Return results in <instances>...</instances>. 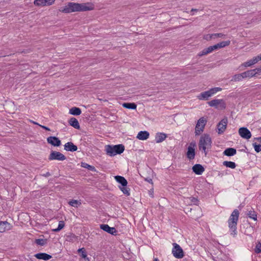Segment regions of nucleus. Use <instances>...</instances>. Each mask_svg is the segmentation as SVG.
<instances>
[{"label": "nucleus", "instance_id": "nucleus-48", "mask_svg": "<svg viewBox=\"0 0 261 261\" xmlns=\"http://www.w3.org/2000/svg\"><path fill=\"white\" fill-rule=\"evenodd\" d=\"M39 126H40L41 128H43L44 129L46 130H47V131H50V129L49 127H47V126H44V125H39Z\"/></svg>", "mask_w": 261, "mask_h": 261}, {"label": "nucleus", "instance_id": "nucleus-23", "mask_svg": "<svg viewBox=\"0 0 261 261\" xmlns=\"http://www.w3.org/2000/svg\"><path fill=\"white\" fill-rule=\"evenodd\" d=\"M214 50H215V49L214 48L213 45L210 46L207 48L203 49L202 51L199 52L198 54V56L199 57H202L203 56L206 55L208 54L212 53Z\"/></svg>", "mask_w": 261, "mask_h": 261}, {"label": "nucleus", "instance_id": "nucleus-3", "mask_svg": "<svg viewBox=\"0 0 261 261\" xmlns=\"http://www.w3.org/2000/svg\"><path fill=\"white\" fill-rule=\"evenodd\" d=\"M239 212L235 209L232 212L228 220V227L230 229V234L234 236L237 234V225L239 217Z\"/></svg>", "mask_w": 261, "mask_h": 261}, {"label": "nucleus", "instance_id": "nucleus-53", "mask_svg": "<svg viewBox=\"0 0 261 261\" xmlns=\"http://www.w3.org/2000/svg\"><path fill=\"white\" fill-rule=\"evenodd\" d=\"M198 9H192L191 12H197L198 11Z\"/></svg>", "mask_w": 261, "mask_h": 261}, {"label": "nucleus", "instance_id": "nucleus-38", "mask_svg": "<svg viewBox=\"0 0 261 261\" xmlns=\"http://www.w3.org/2000/svg\"><path fill=\"white\" fill-rule=\"evenodd\" d=\"M222 90V88L220 87H215L210 89L208 91L210 94H211V96H212L214 94L217 93V92L221 91Z\"/></svg>", "mask_w": 261, "mask_h": 261}, {"label": "nucleus", "instance_id": "nucleus-52", "mask_svg": "<svg viewBox=\"0 0 261 261\" xmlns=\"http://www.w3.org/2000/svg\"><path fill=\"white\" fill-rule=\"evenodd\" d=\"M256 140L259 142V144L261 145V137L257 138Z\"/></svg>", "mask_w": 261, "mask_h": 261}, {"label": "nucleus", "instance_id": "nucleus-49", "mask_svg": "<svg viewBox=\"0 0 261 261\" xmlns=\"http://www.w3.org/2000/svg\"><path fill=\"white\" fill-rule=\"evenodd\" d=\"M145 181H147V182H149V183L151 184H153L152 180V179H151V178H150V177H147V178H146L145 179Z\"/></svg>", "mask_w": 261, "mask_h": 261}, {"label": "nucleus", "instance_id": "nucleus-44", "mask_svg": "<svg viewBox=\"0 0 261 261\" xmlns=\"http://www.w3.org/2000/svg\"><path fill=\"white\" fill-rule=\"evenodd\" d=\"M190 200H191V201L192 203H193L194 204L196 205H198V204H199V200H198V199L196 197H191L190 198Z\"/></svg>", "mask_w": 261, "mask_h": 261}, {"label": "nucleus", "instance_id": "nucleus-14", "mask_svg": "<svg viewBox=\"0 0 261 261\" xmlns=\"http://www.w3.org/2000/svg\"><path fill=\"white\" fill-rule=\"evenodd\" d=\"M64 150L67 151L74 152L77 150V147L71 142H68L64 145Z\"/></svg>", "mask_w": 261, "mask_h": 261}, {"label": "nucleus", "instance_id": "nucleus-16", "mask_svg": "<svg viewBox=\"0 0 261 261\" xmlns=\"http://www.w3.org/2000/svg\"><path fill=\"white\" fill-rule=\"evenodd\" d=\"M11 225L7 221H0V232H3L11 229Z\"/></svg>", "mask_w": 261, "mask_h": 261}, {"label": "nucleus", "instance_id": "nucleus-28", "mask_svg": "<svg viewBox=\"0 0 261 261\" xmlns=\"http://www.w3.org/2000/svg\"><path fill=\"white\" fill-rule=\"evenodd\" d=\"M122 106L123 108L127 109L136 110L137 109V105L134 102H124Z\"/></svg>", "mask_w": 261, "mask_h": 261}, {"label": "nucleus", "instance_id": "nucleus-11", "mask_svg": "<svg viewBox=\"0 0 261 261\" xmlns=\"http://www.w3.org/2000/svg\"><path fill=\"white\" fill-rule=\"evenodd\" d=\"M100 228L102 230L114 236L117 234V230L114 227H111L108 224H102L100 225Z\"/></svg>", "mask_w": 261, "mask_h": 261}, {"label": "nucleus", "instance_id": "nucleus-2", "mask_svg": "<svg viewBox=\"0 0 261 261\" xmlns=\"http://www.w3.org/2000/svg\"><path fill=\"white\" fill-rule=\"evenodd\" d=\"M212 139L210 135L206 134L202 135L199 139L198 143V147L199 150H202L206 155L208 149H210L212 147Z\"/></svg>", "mask_w": 261, "mask_h": 261}, {"label": "nucleus", "instance_id": "nucleus-6", "mask_svg": "<svg viewBox=\"0 0 261 261\" xmlns=\"http://www.w3.org/2000/svg\"><path fill=\"white\" fill-rule=\"evenodd\" d=\"M172 245V253L173 255L176 258H182L184 256V252L181 247L176 243H173Z\"/></svg>", "mask_w": 261, "mask_h": 261}, {"label": "nucleus", "instance_id": "nucleus-4", "mask_svg": "<svg viewBox=\"0 0 261 261\" xmlns=\"http://www.w3.org/2000/svg\"><path fill=\"white\" fill-rule=\"evenodd\" d=\"M124 149L125 147L123 144L115 145H107L105 146V151L106 153L110 156H114L117 154H120L124 151Z\"/></svg>", "mask_w": 261, "mask_h": 261}, {"label": "nucleus", "instance_id": "nucleus-54", "mask_svg": "<svg viewBox=\"0 0 261 261\" xmlns=\"http://www.w3.org/2000/svg\"><path fill=\"white\" fill-rule=\"evenodd\" d=\"M153 261H158V258H154Z\"/></svg>", "mask_w": 261, "mask_h": 261}, {"label": "nucleus", "instance_id": "nucleus-29", "mask_svg": "<svg viewBox=\"0 0 261 261\" xmlns=\"http://www.w3.org/2000/svg\"><path fill=\"white\" fill-rule=\"evenodd\" d=\"M69 114L74 116H79L82 113L81 110L77 107H72L69 110Z\"/></svg>", "mask_w": 261, "mask_h": 261}, {"label": "nucleus", "instance_id": "nucleus-24", "mask_svg": "<svg viewBox=\"0 0 261 261\" xmlns=\"http://www.w3.org/2000/svg\"><path fill=\"white\" fill-rule=\"evenodd\" d=\"M68 123H69L70 125H71V126L73 127L74 128H75L76 129H80V124L79 123V121L77 120V119H76L74 117L71 118L68 120Z\"/></svg>", "mask_w": 261, "mask_h": 261}, {"label": "nucleus", "instance_id": "nucleus-41", "mask_svg": "<svg viewBox=\"0 0 261 261\" xmlns=\"http://www.w3.org/2000/svg\"><path fill=\"white\" fill-rule=\"evenodd\" d=\"M254 150L256 152L261 151V145L255 142L253 143Z\"/></svg>", "mask_w": 261, "mask_h": 261}, {"label": "nucleus", "instance_id": "nucleus-8", "mask_svg": "<svg viewBox=\"0 0 261 261\" xmlns=\"http://www.w3.org/2000/svg\"><path fill=\"white\" fill-rule=\"evenodd\" d=\"M48 159L49 161L57 160L62 161L65 160L66 158L62 153L57 151L52 150L51 151Z\"/></svg>", "mask_w": 261, "mask_h": 261}, {"label": "nucleus", "instance_id": "nucleus-36", "mask_svg": "<svg viewBox=\"0 0 261 261\" xmlns=\"http://www.w3.org/2000/svg\"><path fill=\"white\" fill-rule=\"evenodd\" d=\"M65 226V223L63 221H60L59 222L58 226L57 228L53 229V231L54 232H59L62 229L64 228Z\"/></svg>", "mask_w": 261, "mask_h": 261}, {"label": "nucleus", "instance_id": "nucleus-42", "mask_svg": "<svg viewBox=\"0 0 261 261\" xmlns=\"http://www.w3.org/2000/svg\"><path fill=\"white\" fill-rule=\"evenodd\" d=\"M254 251L256 253H261V243L258 242L256 244L255 248L254 249Z\"/></svg>", "mask_w": 261, "mask_h": 261}, {"label": "nucleus", "instance_id": "nucleus-19", "mask_svg": "<svg viewBox=\"0 0 261 261\" xmlns=\"http://www.w3.org/2000/svg\"><path fill=\"white\" fill-rule=\"evenodd\" d=\"M149 137V133L146 130L140 131L138 133L137 138L140 140H147Z\"/></svg>", "mask_w": 261, "mask_h": 261}, {"label": "nucleus", "instance_id": "nucleus-13", "mask_svg": "<svg viewBox=\"0 0 261 261\" xmlns=\"http://www.w3.org/2000/svg\"><path fill=\"white\" fill-rule=\"evenodd\" d=\"M47 143L54 146L58 147L61 145V140L55 136H50L47 138Z\"/></svg>", "mask_w": 261, "mask_h": 261}, {"label": "nucleus", "instance_id": "nucleus-22", "mask_svg": "<svg viewBox=\"0 0 261 261\" xmlns=\"http://www.w3.org/2000/svg\"><path fill=\"white\" fill-rule=\"evenodd\" d=\"M230 41L229 40H227L225 41H222L219 43L214 45L213 46L215 50H217L220 48L228 46L230 44Z\"/></svg>", "mask_w": 261, "mask_h": 261}, {"label": "nucleus", "instance_id": "nucleus-20", "mask_svg": "<svg viewBox=\"0 0 261 261\" xmlns=\"http://www.w3.org/2000/svg\"><path fill=\"white\" fill-rule=\"evenodd\" d=\"M114 178L116 181L121 184L122 187H126L127 185V181L123 176L120 175H116L114 176Z\"/></svg>", "mask_w": 261, "mask_h": 261}, {"label": "nucleus", "instance_id": "nucleus-17", "mask_svg": "<svg viewBox=\"0 0 261 261\" xmlns=\"http://www.w3.org/2000/svg\"><path fill=\"white\" fill-rule=\"evenodd\" d=\"M34 256L38 259H42L44 260H48L52 257L51 255L46 253L42 252L36 253L34 255Z\"/></svg>", "mask_w": 261, "mask_h": 261}, {"label": "nucleus", "instance_id": "nucleus-33", "mask_svg": "<svg viewBox=\"0 0 261 261\" xmlns=\"http://www.w3.org/2000/svg\"><path fill=\"white\" fill-rule=\"evenodd\" d=\"M223 165L226 167L230 168L231 169H234L236 167V164L231 161H224L223 162Z\"/></svg>", "mask_w": 261, "mask_h": 261}, {"label": "nucleus", "instance_id": "nucleus-25", "mask_svg": "<svg viewBox=\"0 0 261 261\" xmlns=\"http://www.w3.org/2000/svg\"><path fill=\"white\" fill-rule=\"evenodd\" d=\"M211 96V94H210L208 91H206L200 93L197 97L199 100H206Z\"/></svg>", "mask_w": 261, "mask_h": 261}, {"label": "nucleus", "instance_id": "nucleus-9", "mask_svg": "<svg viewBox=\"0 0 261 261\" xmlns=\"http://www.w3.org/2000/svg\"><path fill=\"white\" fill-rule=\"evenodd\" d=\"M228 123V119L226 117H224L217 125L218 129L217 133L218 134L221 135L223 134L225 132L227 124Z\"/></svg>", "mask_w": 261, "mask_h": 261}, {"label": "nucleus", "instance_id": "nucleus-51", "mask_svg": "<svg viewBox=\"0 0 261 261\" xmlns=\"http://www.w3.org/2000/svg\"><path fill=\"white\" fill-rule=\"evenodd\" d=\"M30 122H31V123H32L33 124H36V125H40V124H38L37 122H35V121H33V120H30Z\"/></svg>", "mask_w": 261, "mask_h": 261}, {"label": "nucleus", "instance_id": "nucleus-55", "mask_svg": "<svg viewBox=\"0 0 261 261\" xmlns=\"http://www.w3.org/2000/svg\"><path fill=\"white\" fill-rule=\"evenodd\" d=\"M257 56L259 57V58H260V60H261V54Z\"/></svg>", "mask_w": 261, "mask_h": 261}, {"label": "nucleus", "instance_id": "nucleus-10", "mask_svg": "<svg viewBox=\"0 0 261 261\" xmlns=\"http://www.w3.org/2000/svg\"><path fill=\"white\" fill-rule=\"evenodd\" d=\"M195 146L196 143L195 142H192L190 143V145L188 147L186 155L187 158H188L190 160H193L195 158V150L194 147Z\"/></svg>", "mask_w": 261, "mask_h": 261}, {"label": "nucleus", "instance_id": "nucleus-40", "mask_svg": "<svg viewBox=\"0 0 261 261\" xmlns=\"http://www.w3.org/2000/svg\"><path fill=\"white\" fill-rule=\"evenodd\" d=\"M119 188L124 194H125L127 196H129L130 195V192H129L130 189L128 188H127L126 186V187L122 186V187H120Z\"/></svg>", "mask_w": 261, "mask_h": 261}, {"label": "nucleus", "instance_id": "nucleus-5", "mask_svg": "<svg viewBox=\"0 0 261 261\" xmlns=\"http://www.w3.org/2000/svg\"><path fill=\"white\" fill-rule=\"evenodd\" d=\"M206 124V120L204 117H201L197 121L195 128V134L196 136L199 135L203 132Z\"/></svg>", "mask_w": 261, "mask_h": 261}, {"label": "nucleus", "instance_id": "nucleus-26", "mask_svg": "<svg viewBox=\"0 0 261 261\" xmlns=\"http://www.w3.org/2000/svg\"><path fill=\"white\" fill-rule=\"evenodd\" d=\"M260 60V58L256 56L253 58L252 59L248 61L247 62L244 63V66L245 67H249L253 65L258 62Z\"/></svg>", "mask_w": 261, "mask_h": 261}, {"label": "nucleus", "instance_id": "nucleus-18", "mask_svg": "<svg viewBox=\"0 0 261 261\" xmlns=\"http://www.w3.org/2000/svg\"><path fill=\"white\" fill-rule=\"evenodd\" d=\"M167 137V134L164 133H158L155 135V140L157 143H159L164 141Z\"/></svg>", "mask_w": 261, "mask_h": 261}, {"label": "nucleus", "instance_id": "nucleus-35", "mask_svg": "<svg viewBox=\"0 0 261 261\" xmlns=\"http://www.w3.org/2000/svg\"><path fill=\"white\" fill-rule=\"evenodd\" d=\"M68 204L74 207H77L78 206L81 204V202L77 200H71L68 202Z\"/></svg>", "mask_w": 261, "mask_h": 261}, {"label": "nucleus", "instance_id": "nucleus-45", "mask_svg": "<svg viewBox=\"0 0 261 261\" xmlns=\"http://www.w3.org/2000/svg\"><path fill=\"white\" fill-rule=\"evenodd\" d=\"M254 70V75H255L256 74H260L261 73V67L260 68H256L255 69H253Z\"/></svg>", "mask_w": 261, "mask_h": 261}, {"label": "nucleus", "instance_id": "nucleus-46", "mask_svg": "<svg viewBox=\"0 0 261 261\" xmlns=\"http://www.w3.org/2000/svg\"><path fill=\"white\" fill-rule=\"evenodd\" d=\"M204 39L207 40H210L212 39H214V37L212 36V34H207L204 37Z\"/></svg>", "mask_w": 261, "mask_h": 261}, {"label": "nucleus", "instance_id": "nucleus-43", "mask_svg": "<svg viewBox=\"0 0 261 261\" xmlns=\"http://www.w3.org/2000/svg\"><path fill=\"white\" fill-rule=\"evenodd\" d=\"M212 36L214 37V39L216 38H224L226 35L223 33H214L212 34Z\"/></svg>", "mask_w": 261, "mask_h": 261}, {"label": "nucleus", "instance_id": "nucleus-34", "mask_svg": "<svg viewBox=\"0 0 261 261\" xmlns=\"http://www.w3.org/2000/svg\"><path fill=\"white\" fill-rule=\"evenodd\" d=\"M35 243L38 245L43 246L47 244V240L43 239H38L35 240Z\"/></svg>", "mask_w": 261, "mask_h": 261}, {"label": "nucleus", "instance_id": "nucleus-15", "mask_svg": "<svg viewBox=\"0 0 261 261\" xmlns=\"http://www.w3.org/2000/svg\"><path fill=\"white\" fill-rule=\"evenodd\" d=\"M192 170L196 174L201 175L204 171V168L201 165L196 164L192 167Z\"/></svg>", "mask_w": 261, "mask_h": 261}, {"label": "nucleus", "instance_id": "nucleus-50", "mask_svg": "<svg viewBox=\"0 0 261 261\" xmlns=\"http://www.w3.org/2000/svg\"><path fill=\"white\" fill-rule=\"evenodd\" d=\"M43 176H44L45 177H49L51 175V174L49 172H47L46 173H44L42 175Z\"/></svg>", "mask_w": 261, "mask_h": 261}, {"label": "nucleus", "instance_id": "nucleus-21", "mask_svg": "<svg viewBox=\"0 0 261 261\" xmlns=\"http://www.w3.org/2000/svg\"><path fill=\"white\" fill-rule=\"evenodd\" d=\"M237 153V150L234 148L229 147L225 149V150L223 151V155L228 156H231L234 155H235Z\"/></svg>", "mask_w": 261, "mask_h": 261}, {"label": "nucleus", "instance_id": "nucleus-1", "mask_svg": "<svg viewBox=\"0 0 261 261\" xmlns=\"http://www.w3.org/2000/svg\"><path fill=\"white\" fill-rule=\"evenodd\" d=\"M93 9V5L89 3L86 4L69 2L65 6L61 7L59 11L64 13H70L92 10Z\"/></svg>", "mask_w": 261, "mask_h": 261}, {"label": "nucleus", "instance_id": "nucleus-7", "mask_svg": "<svg viewBox=\"0 0 261 261\" xmlns=\"http://www.w3.org/2000/svg\"><path fill=\"white\" fill-rule=\"evenodd\" d=\"M210 107H215L216 109H225L226 107V103L222 99H216L207 102Z\"/></svg>", "mask_w": 261, "mask_h": 261}, {"label": "nucleus", "instance_id": "nucleus-27", "mask_svg": "<svg viewBox=\"0 0 261 261\" xmlns=\"http://www.w3.org/2000/svg\"><path fill=\"white\" fill-rule=\"evenodd\" d=\"M78 253H81L80 256L84 259L82 261H90V259L87 256V252L84 248H80L77 250Z\"/></svg>", "mask_w": 261, "mask_h": 261}, {"label": "nucleus", "instance_id": "nucleus-32", "mask_svg": "<svg viewBox=\"0 0 261 261\" xmlns=\"http://www.w3.org/2000/svg\"><path fill=\"white\" fill-rule=\"evenodd\" d=\"M254 73V70H253V69H251V70H247L244 72H242V74L243 75L244 79H245V78H247V77H252L255 76Z\"/></svg>", "mask_w": 261, "mask_h": 261}, {"label": "nucleus", "instance_id": "nucleus-12", "mask_svg": "<svg viewBox=\"0 0 261 261\" xmlns=\"http://www.w3.org/2000/svg\"><path fill=\"white\" fill-rule=\"evenodd\" d=\"M239 134L240 136L245 139H249L251 137V133L246 127H242L239 128Z\"/></svg>", "mask_w": 261, "mask_h": 261}, {"label": "nucleus", "instance_id": "nucleus-47", "mask_svg": "<svg viewBox=\"0 0 261 261\" xmlns=\"http://www.w3.org/2000/svg\"><path fill=\"white\" fill-rule=\"evenodd\" d=\"M55 0H44V1L46 3L47 6H50L52 5Z\"/></svg>", "mask_w": 261, "mask_h": 261}, {"label": "nucleus", "instance_id": "nucleus-39", "mask_svg": "<svg viewBox=\"0 0 261 261\" xmlns=\"http://www.w3.org/2000/svg\"><path fill=\"white\" fill-rule=\"evenodd\" d=\"M34 4L38 6H47L46 3L44 0H35L34 1Z\"/></svg>", "mask_w": 261, "mask_h": 261}, {"label": "nucleus", "instance_id": "nucleus-30", "mask_svg": "<svg viewBox=\"0 0 261 261\" xmlns=\"http://www.w3.org/2000/svg\"><path fill=\"white\" fill-rule=\"evenodd\" d=\"M81 167L84 168H86L88 170L91 171L97 172V170L94 166L90 165L88 164L85 162L81 163Z\"/></svg>", "mask_w": 261, "mask_h": 261}, {"label": "nucleus", "instance_id": "nucleus-31", "mask_svg": "<svg viewBox=\"0 0 261 261\" xmlns=\"http://www.w3.org/2000/svg\"><path fill=\"white\" fill-rule=\"evenodd\" d=\"M246 215L249 218L257 221V214L253 210L248 211Z\"/></svg>", "mask_w": 261, "mask_h": 261}, {"label": "nucleus", "instance_id": "nucleus-37", "mask_svg": "<svg viewBox=\"0 0 261 261\" xmlns=\"http://www.w3.org/2000/svg\"><path fill=\"white\" fill-rule=\"evenodd\" d=\"M243 79H244L243 75L242 74V73H241L240 74H235L234 75H233L231 81H233L235 82L240 81H241Z\"/></svg>", "mask_w": 261, "mask_h": 261}]
</instances>
